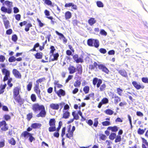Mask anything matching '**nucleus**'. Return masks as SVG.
<instances>
[{"mask_svg": "<svg viewBox=\"0 0 148 148\" xmlns=\"http://www.w3.org/2000/svg\"><path fill=\"white\" fill-rule=\"evenodd\" d=\"M21 91V88L18 86L14 88L13 90V98L18 102H20L21 100L19 94Z\"/></svg>", "mask_w": 148, "mask_h": 148, "instance_id": "f257e3e1", "label": "nucleus"}, {"mask_svg": "<svg viewBox=\"0 0 148 148\" xmlns=\"http://www.w3.org/2000/svg\"><path fill=\"white\" fill-rule=\"evenodd\" d=\"M93 66L97 68L98 66L99 69L102 70V71L106 74H108L109 71L107 69L106 66L102 64H98L96 62H95L93 63Z\"/></svg>", "mask_w": 148, "mask_h": 148, "instance_id": "f03ea898", "label": "nucleus"}, {"mask_svg": "<svg viewBox=\"0 0 148 148\" xmlns=\"http://www.w3.org/2000/svg\"><path fill=\"white\" fill-rule=\"evenodd\" d=\"M44 106L43 105H40L38 103H36L32 105V109L34 111L36 112L40 110Z\"/></svg>", "mask_w": 148, "mask_h": 148, "instance_id": "7ed1b4c3", "label": "nucleus"}, {"mask_svg": "<svg viewBox=\"0 0 148 148\" xmlns=\"http://www.w3.org/2000/svg\"><path fill=\"white\" fill-rule=\"evenodd\" d=\"M2 72L3 74L5 75L3 79V81H5L8 79V77H9L10 71L4 68L2 69Z\"/></svg>", "mask_w": 148, "mask_h": 148, "instance_id": "20e7f679", "label": "nucleus"}, {"mask_svg": "<svg viewBox=\"0 0 148 148\" xmlns=\"http://www.w3.org/2000/svg\"><path fill=\"white\" fill-rule=\"evenodd\" d=\"M40 110V112L36 116L37 117H45L46 114V112L45 111L44 106Z\"/></svg>", "mask_w": 148, "mask_h": 148, "instance_id": "39448f33", "label": "nucleus"}, {"mask_svg": "<svg viewBox=\"0 0 148 148\" xmlns=\"http://www.w3.org/2000/svg\"><path fill=\"white\" fill-rule=\"evenodd\" d=\"M0 127H1V130L3 131H6L8 129L6 123L4 121L0 122Z\"/></svg>", "mask_w": 148, "mask_h": 148, "instance_id": "423d86ee", "label": "nucleus"}, {"mask_svg": "<svg viewBox=\"0 0 148 148\" xmlns=\"http://www.w3.org/2000/svg\"><path fill=\"white\" fill-rule=\"evenodd\" d=\"M132 84L133 86L138 90L140 89V88L143 89L145 86L143 85H140L136 81H133L132 82Z\"/></svg>", "mask_w": 148, "mask_h": 148, "instance_id": "0eeeda50", "label": "nucleus"}, {"mask_svg": "<svg viewBox=\"0 0 148 148\" xmlns=\"http://www.w3.org/2000/svg\"><path fill=\"white\" fill-rule=\"evenodd\" d=\"M12 73L16 77L18 78H21V75L19 72L16 69H14L12 71Z\"/></svg>", "mask_w": 148, "mask_h": 148, "instance_id": "6e6552de", "label": "nucleus"}, {"mask_svg": "<svg viewBox=\"0 0 148 148\" xmlns=\"http://www.w3.org/2000/svg\"><path fill=\"white\" fill-rule=\"evenodd\" d=\"M73 59L77 63L82 62H83V59L81 58H78L77 55H75L73 57Z\"/></svg>", "mask_w": 148, "mask_h": 148, "instance_id": "1a4fd4ad", "label": "nucleus"}, {"mask_svg": "<svg viewBox=\"0 0 148 148\" xmlns=\"http://www.w3.org/2000/svg\"><path fill=\"white\" fill-rule=\"evenodd\" d=\"M112 98L113 99H114V103L115 104H117L119 102L121 101L120 97L116 96L114 94H113Z\"/></svg>", "mask_w": 148, "mask_h": 148, "instance_id": "9d476101", "label": "nucleus"}, {"mask_svg": "<svg viewBox=\"0 0 148 148\" xmlns=\"http://www.w3.org/2000/svg\"><path fill=\"white\" fill-rule=\"evenodd\" d=\"M63 115L62 118L65 119H68L70 116V113L68 111L63 110Z\"/></svg>", "mask_w": 148, "mask_h": 148, "instance_id": "9b49d317", "label": "nucleus"}, {"mask_svg": "<svg viewBox=\"0 0 148 148\" xmlns=\"http://www.w3.org/2000/svg\"><path fill=\"white\" fill-rule=\"evenodd\" d=\"M51 108L54 110H58L59 108V105L57 103H52L50 105Z\"/></svg>", "mask_w": 148, "mask_h": 148, "instance_id": "f8f14e48", "label": "nucleus"}, {"mask_svg": "<svg viewBox=\"0 0 148 148\" xmlns=\"http://www.w3.org/2000/svg\"><path fill=\"white\" fill-rule=\"evenodd\" d=\"M68 70L70 74H73L76 71V68L73 66H70L68 68Z\"/></svg>", "mask_w": 148, "mask_h": 148, "instance_id": "ddd939ff", "label": "nucleus"}, {"mask_svg": "<svg viewBox=\"0 0 148 148\" xmlns=\"http://www.w3.org/2000/svg\"><path fill=\"white\" fill-rule=\"evenodd\" d=\"M119 73L123 76L126 77L127 76V74L126 71L124 69L119 70L118 71Z\"/></svg>", "mask_w": 148, "mask_h": 148, "instance_id": "4468645a", "label": "nucleus"}, {"mask_svg": "<svg viewBox=\"0 0 148 148\" xmlns=\"http://www.w3.org/2000/svg\"><path fill=\"white\" fill-rule=\"evenodd\" d=\"M39 85L36 84V86L34 88V90L37 94L38 97H40V91L39 88Z\"/></svg>", "mask_w": 148, "mask_h": 148, "instance_id": "2eb2a0df", "label": "nucleus"}, {"mask_svg": "<svg viewBox=\"0 0 148 148\" xmlns=\"http://www.w3.org/2000/svg\"><path fill=\"white\" fill-rule=\"evenodd\" d=\"M96 21L95 19L93 18H90L88 21V23L89 25L92 26L96 23Z\"/></svg>", "mask_w": 148, "mask_h": 148, "instance_id": "dca6fc26", "label": "nucleus"}, {"mask_svg": "<svg viewBox=\"0 0 148 148\" xmlns=\"http://www.w3.org/2000/svg\"><path fill=\"white\" fill-rule=\"evenodd\" d=\"M41 126V124L36 123L32 124L31 127L34 129H36L40 128Z\"/></svg>", "mask_w": 148, "mask_h": 148, "instance_id": "f3484780", "label": "nucleus"}, {"mask_svg": "<svg viewBox=\"0 0 148 148\" xmlns=\"http://www.w3.org/2000/svg\"><path fill=\"white\" fill-rule=\"evenodd\" d=\"M68 132V133L66 134V136L68 138L71 139L73 136V133L71 131L70 128L69 129Z\"/></svg>", "mask_w": 148, "mask_h": 148, "instance_id": "a211bd4d", "label": "nucleus"}, {"mask_svg": "<svg viewBox=\"0 0 148 148\" xmlns=\"http://www.w3.org/2000/svg\"><path fill=\"white\" fill-rule=\"evenodd\" d=\"M65 17L66 20L69 19L71 17V14L69 11L66 12L65 14Z\"/></svg>", "mask_w": 148, "mask_h": 148, "instance_id": "6ab92c4d", "label": "nucleus"}, {"mask_svg": "<svg viewBox=\"0 0 148 148\" xmlns=\"http://www.w3.org/2000/svg\"><path fill=\"white\" fill-rule=\"evenodd\" d=\"M31 134L28 132L27 131H25L23 132L21 134L22 136H23L25 138H27Z\"/></svg>", "mask_w": 148, "mask_h": 148, "instance_id": "aec40b11", "label": "nucleus"}, {"mask_svg": "<svg viewBox=\"0 0 148 148\" xmlns=\"http://www.w3.org/2000/svg\"><path fill=\"white\" fill-rule=\"evenodd\" d=\"M107 129L108 130H111L112 132H116L118 130V128L116 126H114L113 127H108Z\"/></svg>", "mask_w": 148, "mask_h": 148, "instance_id": "412c9836", "label": "nucleus"}, {"mask_svg": "<svg viewBox=\"0 0 148 148\" xmlns=\"http://www.w3.org/2000/svg\"><path fill=\"white\" fill-rule=\"evenodd\" d=\"M72 115L73 116V119H74L77 120L79 119V117L78 116V113H76L75 112H73Z\"/></svg>", "mask_w": 148, "mask_h": 148, "instance_id": "4be33fe9", "label": "nucleus"}, {"mask_svg": "<svg viewBox=\"0 0 148 148\" xmlns=\"http://www.w3.org/2000/svg\"><path fill=\"white\" fill-rule=\"evenodd\" d=\"M93 42V46H94L95 47L97 48L99 46V41L97 40L94 39Z\"/></svg>", "mask_w": 148, "mask_h": 148, "instance_id": "5701e85b", "label": "nucleus"}, {"mask_svg": "<svg viewBox=\"0 0 148 148\" xmlns=\"http://www.w3.org/2000/svg\"><path fill=\"white\" fill-rule=\"evenodd\" d=\"M55 121L54 119H50L49 121V124L51 126H55Z\"/></svg>", "mask_w": 148, "mask_h": 148, "instance_id": "b1692460", "label": "nucleus"}, {"mask_svg": "<svg viewBox=\"0 0 148 148\" xmlns=\"http://www.w3.org/2000/svg\"><path fill=\"white\" fill-rule=\"evenodd\" d=\"M94 40V39H89L87 41V44L88 45L90 46H93V42Z\"/></svg>", "mask_w": 148, "mask_h": 148, "instance_id": "393cba45", "label": "nucleus"}, {"mask_svg": "<svg viewBox=\"0 0 148 148\" xmlns=\"http://www.w3.org/2000/svg\"><path fill=\"white\" fill-rule=\"evenodd\" d=\"M57 94L60 97L61 95H64L65 94V92L62 89H60L59 91L57 92Z\"/></svg>", "mask_w": 148, "mask_h": 148, "instance_id": "a878e982", "label": "nucleus"}, {"mask_svg": "<svg viewBox=\"0 0 148 148\" xmlns=\"http://www.w3.org/2000/svg\"><path fill=\"white\" fill-rule=\"evenodd\" d=\"M105 112L107 114L111 115L113 113V111L110 109H108L106 110Z\"/></svg>", "mask_w": 148, "mask_h": 148, "instance_id": "bb28decb", "label": "nucleus"}, {"mask_svg": "<svg viewBox=\"0 0 148 148\" xmlns=\"http://www.w3.org/2000/svg\"><path fill=\"white\" fill-rule=\"evenodd\" d=\"M96 4L97 6L99 8H103L104 6L103 3L101 1H97L96 2Z\"/></svg>", "mask_w": 148, "mask_h": 148, "instance_id": "cd10ccee", "label": "nucleus"}, {"mask_svg": "<svg viewBox=\"0 0 148 148\" xmlns=\"http://www.w3.org/2000/svg\"><path fill=\"white\" fill-rule=\"evenodd\" d=\"M42 54L41 53H37L35 55L36 58L38 59L42 58Z\"/></svg>", "mask_w": 148, "mask_h": 148, "instance_id": "c85d7f7f", "label": "nucleus"}, {"mask_svg": "<svg viewBox=\"0 0 148 148\" xmlns=\"http://www.w3.org/2000/svg\"><path fill=\"white\" fill-rule=\"evenodd\" d=\"M146 130V129H145L144 130H143L139 128L137 132L138 134H143L145 132Z\"/></svg>", "mask_w": 148, "mask_h": 148, "instance_id": "c756f323", "label": "nucleus"}, {"mask_svg": "<svg viewBox=\"0 0 148 148\" xmlns=\"http://www.w3.org/2000/svg\"><path fill=\"white\" fill-rule=\"evenodd\" d=\"M4 23L6 29L8 28L9 26V21L7 20L4 21Z\"/></svg>", "mask_w": 148, "mask_h": 148, "instance_id": "7c9ffc66", "label": "nucleus"}, {"mask_svg": "<svg viewBox=\"0 0 148 148\" xmlns=\"http://www.w3.org/2000/svg\"><path fill=\"white\" fill-rule=\"evenodd\" d=\"M45 78H40L36 81V82L37 83L36 84L39 85V83H41L43 82H44L45 81Z\"/></svg>", "mask_w": 148, "mask_h": 148, "instance_id": "2f4dec72", "label": "nucleus"}, {"mask_svg": "<svg viewBox=\"0 0 148 148\" xmlns=\"http://www.w3.org/2000/svg\"><path fill=\"white\" fill-rule=\"evenodd\" d=\"M5 4L9 8L12 6V3L8 1H6L5 2Z\"/></svg>", "mask_w": 148, "mask_h": 148, "instance_id": "473e14b6", "label": "nucleus"}, {"mask_svg": "<svg viewBox=\"0 0 148 148\" xmlns=\"http://www.w3.org/2000/svg\"><path fill=\"white\" fill-rule=\"evenodd\" d=\"M89 90V87L88 86H86L83 88V90L85 94H87Z\"/></svg>", "mask_w": 148, "mask_h": 148, "instance_id": "72a5a7b5", "label": "nucleus"}, {"mask_svg": "<svg viewBox=\"0 0 148 148\" xmlns=\"http://www.w3.org/2000/svg\"><path fill=\"white\" fill-rule=\"evenodd\" d=\"M81 84V82L79 80H77L74 83V86L75 87H79Z\"/></svg>", "mask_w": 148, "mask_h": 148, "instance_id": "f704fd0d", "label": "nucleus"}, {"mask_svg": "<svg viewBox=\"0 0 148 148\" xmlns=\"http://www.w3.org/2000/svg\"><path fill=\"white\" fill-rule=\"evenodd\" d=\"M32 26V25L30 23H28L27 24L25 28V30L26 32H28L29 30V28Z\"/></svg>", "mask_w": 148, "mask_h": 148, "instance_id": "c9c22d12", "label": "nucleus"}, {"mask_svg": "<svg viewBox=\"0 0 148 148\" xmlns=\"http://www.w3.org/2000/svg\"><path fill=\"white\" fill-rule=\"evenodd\" d=\"M116 136V134L115 133H111L109 136V138L112 140H114Z\"/></svg>", "mask_w": 148, "mask_h": 148, "instance_id": "e433bc0d", "label": "nucleus"}, {"mask_svg": "<svg viewBox=\"0 0 148 148\" xmlns=\"http://www.w3.org/2000/svg\"><path fill=\"white\" fill-rule=\"evenodd\" d=\"M102 125L103 126H107L110 125V121H106L102 123Z\"/></svg>", "mask_w": 148, "mask_h": 148, "instance_id": "4c0bfd02", "label": "nucleus"}, {"mask_svg": "<svg viewBox=\"0 0 148 148\" xmlns=\"http://www.w3.org/2000/svg\"><path fill=\"white\" fill-rule=\"evenodd\" d=\"M118 95L121 96L122 95V93L123 92V90L119 88H117L116 89Z\"/></svg>", "mask_w": 148, "mask_h": 148, "instance_id": "58836bf2", "label": "nucleus"}, {"mask_svg": "<svg viewBox=\"0 0 148 148\" xmlns=\"http://www.w3.org/2000/svg\"><path fill=\"white\" fill-rule=\"evenodd\" d=\"M31 98L33 102H35L36 100V95L34 94H32L31 96Z\"/></svg>", "mask_w": 148, "mask_h": 148, "instance_id": "ea45409f", "label": "nucleus"}, {"mask_svg": "<svg viewBox=\"0 0 148 148\" xmlns=\"http://www.w3.org/2000/svg\"><path fill=\"white\" fill-rule=\"evenodd\" d=\"M9 142L11 144L14 145L16 143L15 140L13 138H11L9 140Z\"/></svg>", "mask_w": 148, "mask_h": 148, "instance_id": "a19ab883", "label": "nucleus"}, {"mask_svg": "<svg viewBox=\"0 0 148 148\" xmlns=\"http://www.w3.org/2000/svg\"><path fill=\"white\" fill-rule=\"evenodd\" d=\"M32 87V83L29 82L27 86V90L28 91H30Z\"/></svg>", "mask_w": 148, "mask_h": 148, "instance_id": "79ce46f5", "label": "nucleus"}, {"mask_svg": "<svg viewBox=\"0 0 148 148\" xmlns=\"http://www.w3.org/2000/svg\"><path fill=\"white\" fill-rule=\"evenodd\" d=\"M56 127L55 126H52L50 127L49 128V132H53L55 131Z\"/></svg>", "mask_w": 148, "mask_h": 148, "instance_id": "37998d69", "label": "nucleus"}, {"mask_svg": "<svg viewBox=\"0 0 148 148\" xmlns=\"http://www.w3.org/2000/svg\"><path fill=\"white\" fill-rule=\"evenodd\" d=\"M16 58L14 56H12L10 57L9 59V62H14L16 61Z\"/></svg>", "mask_w": 148, "mask_h": 148, "instance_id": "c03bdc74", "label": "nucleus"}, {"mask_svg": "<svg viewBox=\"0 0 148 148\" xmlns=\"http://www.w3.org/2000/svg\"><path fill=\"white\" fill-rule=\"evenodd\" d=\"M100 33L102 35L104 36H106L107 35V32L104 29H101L100 31Z\"/></svg>", "mask_w": 148, "mask_h": 148, "instance_id": "a18cd8bd", "label": "nucleus"}, {"mask_svg": "<svg viewBox=\"0 0 148 148\" xmlns=\"http://www.w3.org/2000/svg\"><path fill=\"white\" fill-rule=\"evenodd\" d=\"M121 136H116V137L115 140V143H117L121 141Z\"/></svg>", "mask_w": 148, "mask_h": 148, "instance_id": "49530a36", "label": "nucleus"}, {"mask_svg": "<svg viewBox=\"0 0 148 148\" xmlns=\"http://www.w3.org/2000/svg\"><path fill=\"white\" fill-rule=\"evenodd\" d=\"M69 109V106L68 105L66 104L64 105L63 110L68 111Z\"/></svg>", "mask_w": 148, "mask_h": 148, "instance_id": "de8ad7c7", "label": "nucleus"}, {"mask_svg": "<svg viewBox=\"0 0 148 148\" xmlns=\"http://www.w3.org/2000/svg\"><path fill=\"white\" fill-rule=\"evenodd\" d=\"M53 58L52 59V61L57 60L59 56V54L58 53L53 55Z\"/></svg>", "mask_w": 148, "mask_h": 148, "instance_id": "09e8293b", "label": "nucleus"}, {"mask_svg": "<svg viewBox=\"0 0 148 148\" xmlns=\"http://www.w3.org/2000/svg\"><path fill=\"white\" fill-rule=\"evenodd\" d=\"M106 88V85L104 84H102L100 88V90L101 91L104 90Z\"/></svg>", "mask_w": 148, "mask_h": 148, "instance_id": "8fccbe9b", "label": "nucleus"}, {"mask_svg": "<svg viewBox=\"0 0 148 148\" xmlns=\"http://www.w3.org/2000/svg\"><path fill=\"white\" fill-rule=\"evenodd\" d=\"M102 102L103 104H106L108 103V100L107 98H104L102 100Z\"/></svg>", "mask_w": 148, "mask_h": 148, "instance_id": "3c124183", "label": "nucleus"}, {"mask_svg": "<svg viewBox=\"0 0 148 148\" xmlns=\"http://www.w3.org/2000/svg\"><path fill=\"white\" fill-rule=\"evenodd\" d=\"M59 105V107H60V110H61V109L62 108L63 106L65 105V103L64 102H62L60 103H58Z\"/></svg>", "mask_w": 148, "mask_h": 148, "instance_id": "603ef678", "label": "nucleus"}, {"mask_svg": "<svg viewBox=\"0 0 148 148\" xmlns=\"http://www.w3.org/2000/svg\"><path fill=\"white\" fill-rule=\"evenodd\" d=\"M143 82L145 83H148V78L147 77H143L142 79Z\"/></svg>", "mask_w": 148, "mask_h": 148, "instance_id": "864d4df0", "label": "nucleus"}, {"mask_svg": "<svg viewBox=\"0 0 148 148\" xmlns=\"http://www.w3.org/2000/svg\"><path fill=\"white\" fill-rule=\"evenodd\" d=\"M32 113H29L27 115V119L29 121L32 118Z\"/></svg>", "mask_w": 148, "mask_h": 148, "instance_id": "5fc2aeb1", "label": "nucleus"}, {"mask_svg": "<svg viewBox=\"0 0 148 148\" xmlns=\"http://www.w3.org/2000/svg\"><path fill=\"white\" fill-rule=\"evenodd\" d=\"M12 39L14 42H16L17 40V36L15 35H14L12 36Z\"/></svg>", "mask_w": 148, "mask_h": 148, "instance_id": "6e6d98bb", "label": "nucleus"}, {"mask_svg": "<svg viewBox=\"0 0 148 148\" xmlns=\"http://www.w3.org/2000/svg\"><path fill=\"white\" fill-rule=\"evenodd\" d=\"M56 32L57 35H58L61 36V38L65 39V37H64V35L62 34L59 33L57 31H56Z\"/></svg>", "mask_w": 148, "mask_h": 148, "instance_id": "4d7b16f0", "label": "nucleus"}, {"mask_svg": "<svg viewBox=\"0 0 148 148\" xmlns=\"http://www.w3.org/2000/svg\"><path fill=\"white\" fill-rule=\"evenodd\" d=\"M45 3L48 5H51L52 4L51 1L50 0H45Z\"/></svg>", "mask_w": 148, "mask_h": 148, "instance_id": "13d9d810", "label": "nucleus"}, {"mask_svg": "<svg viewBox=\"0 0 148 148\" xmlns=\"http://www.w3.org/2000/svg\"><path fill=\"white\" fill-rule=\"evenodd\" d=\"M102 81L100 79H99V80L97 82V88H99L100 87V85L102 84Z\"/></svg>", "mask_w": 148, "mask_h": 148, "instance_id": "bf43d9fd", "label": "nucleus"}, {"mask_svg": "<svg viewBox=\"0 0 148 148\" xmlns=\"http://www.w3.org/2000/svg\"><path fill=\"white\" fill-rule=\"evenodd\" d=\"M100 138L103 140H105L106 138V136L103 134H101L100 135Z\"/></svg>", "mask_w": 148, "mask_h": 148, "instance_id": "052dcab7", "label": "nucleus"}, {"mask_svg": "<svg viewBox=\"0 0 148 148\" xmlns=\"http://www.w3.org/2000/svg\"><path fill=\"white\" fill-rule=\"evenodd\" d=\"M76 70H77L79 72L81 71L82 70V66L81 65H78Z\"/></svg>", "mask_w": 148, "mask_h": 148, "instance_id": "680f3d73", "label": "nucleus"}, {"mask_svg": "<svg viewBox=\"0 0 148 148\" xmlns=\"http://www.w3.org/2000/svg\"><path fill=\"white\" fill-rule=\"evenodd\" d=\"M99 79L96 78H95L93 81V84L94 85H95L97 83Z\"/></svg>", "mask_w": 148, "mask_h": 148, "instance_id": "e2e57ef3", "label": "nucleus"}, {"mask_svg": "<svg viewBox=\"0 0 148 148\" xmlns=\"http://www.w3.org/2000/svg\"><path fill=\"white\" fill-rule=\"evenodd\" d=\"M5 60V56H0V62H3Z\"/></svg>", "mask_w": 148, "mask_h": 148, "instance_id": "0e129e2a", "label": "nucleus"}, {"mask_svg": "<svg viewBox=\"0 0 148 148\" xmlns=\"http://www.w3.org/2000/svg\"><path fill=\"white\" fill-rule=\"evenodd\" d=\"M29 137V140L31 142H32L33 140H35V139L32 136V134H31Z\"/></svg>", "mask_w": 148, "mask_h": 148, "instance_id": "69168bd1", "label": "nucleus"}, {"mask_svg": "<svg viewBox=\"0 0 148 148\" xmlns=\"http://www.w3.org/2000/svg\"><path fill=\"white\" fill-rule=\"evenodd\" d=\"M98 123V122L97 120V119H95L94 120V122L93 124L94 126L95 127H97V126Z\"/></svg>", "mask_w": 148, "mask_h": 148, "instance_id": "338daca9", "label": "nucleus"}, {"mask_svg": "<svg viewBox=\"0 0 148 148\" xmlns=\"http://www.w3.org/2000/svg\"><path fill=\"white\" fill-rule=\"evenodd\" d=\"M100 52L103 53H105L106 52V49L103 48H101L99 50Z\"/></svg>", "mask_w": 148, "mask_h": 148, "instance_id": "774afa93", "label": "nucleus"}]
</instances>
